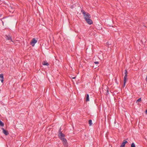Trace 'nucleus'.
<instances>
[{"mask_svg":"<svg viewBox=\"0 0 147 147\" xmlns=\"http://www.w3.org/2000/svg\"><path fill=\"white\" fill-rule=\"evenodd\" d=\"M61 140H62L63 144L65 146L67 145V142L66 139L64 138L62 139H61Z\"/></svg>","mask_w":147,"mask_h":147,"instance_id":"obj_5","label":"nucleus"},{"mask_svg":"<svg viewBox=\"0 0 147 147\" xmlns=\"http://www.w3.org/2000/svg\"><path fill=\"white\" fill-rule=\"evenodd\" d=\"M94 63L95 64H98L99 63L98 61H95L94 62Z\"/></svg>","mask_w":147,"mask_h":147,"instance_id":"obj_17","label":"nucleus"},{"mask_svg":"<svg viewBox=\"0 0 147 147\" xmlns=\"http://www.w3.org/2000/svg\"><path fill=\"white\" fill-rule=\"evenodd\" d=\"M124 73H125V76H124V79H127V70L126 69H125V70Z\"/></svg>","mask_w":147,"mask_h":147,"instance_id":"obj_9","label":"nucleus"},{"mask_svg":"<svg viewBox=\"0 0 147 147\" xmlns=\"http://www.w3.org/2000/svg\"><path fill=\"white\" fill-rule=\"evenodd\" d=\"M37 41V40H36L35 38H33L30 42V44L32 46H34L35 43H36Z\"/></svg>","mask_w":147,"mask_h":147,"instance_id":"obj_3","label":"nucleus"},{"mask_svg":"<svg viewBox=\"0 0 147 147\" xmlns=\"http://www.w3.org/2000/svg\"><path fill=\"white\" fill-rule=\"evenodd\" d=\"M128 142L125 140L123 141V143L121 144V145L120 146V147H125V144L126 143H127Z\"/></svg>","mask_w":147,"mask_h":147,"instance_id":"obj_6","label":"nucleus"},{"mask_svg":"<svg viewBox=\"0 0 147 147\" xmlns=\"http://www.w3.org/2000/svg\"><path fill=\"white\" fill-rule=\"evenodd\" d=\"M146 113L147 114V110H146Z\"/></svg>","mask_w":147,"mask_h":147,"instance_id":"obj_18","label":"nucleus"},{"mask_svg":"<svg viewBox=\"0 0 147 147\" xmlns=\"http://www.w3.org/2000/svg\"><path fill=\"white\" fill-rule=\"evenodd\" d=\"M3 133L6 136L9 133L7 131L5 130L4 128H2Z\"/></svg>","mask_w":147,"mask_h":147,"instance_id":"obj_8","label":"nucleus"},{"mask_svg":"<svg viewBox=\"0 0 147 147\" xmlns=\"http://www.w3.org/2000/svg\"><path fill=\"white\" fill-rule=\"evenodd\" d=\"M3 76V74H0V78H1L0 80L1 81L2 83L3 82L4 80Z\"/></svg>","mask_w":147,"mask_h":147,"instance_id":"obj_7","label":"nucleus"},{"mask_svg":"<svg viewBox=\"0 0 147 147\" xmlns=\"http://www.w3.org/2000/svg\"><path fill=\"white\" fill-rule=\"evenodd\" d=\"M81 12L84 15V18L86 22L87 23L91 25L93 23L92 21L90 19V15L88 12H86L83 10H82Z\"/></svg>","mask_w":147,"mask_h":147,"instance_id":"obj_1","label":"nucleus"},{"mask_svg":"<svg viewBox=\"0 0 147 147\" xmlns=\"http://www.w3.org/2000/svg\"><path fill=\"white\" fill-rule=\"evenodd\" d=\"M89 123L90 126L92 125V120L91 119H90L89 120Z\"/></svg>","mask_w":147,"mask_h":147,"instance_id":"obj_13","label":"nucleus"},{"mask_svg":"<svg viewBox=\"0 0 147 147\" xmlns=\"http://www.w3.org/2000/svg\"><path fill=\"white\" fill-rule=\"evenodd\" d=\"M42 64L43 65H47L48 66L49 65V63L47 62V61H44L43 63H42Z\"/></svg>","mask_w":147,"mask_h":147,"instance_id":"obj_10","label":"nucleus"},{"mask_svg":"<svg viewBox=\"0 0 147 147\" xmlns=\"http://www.w3.org/2000/svg\"><path fill=\"white\" fill-rule=\"evenodd\" d=\"M126 80L127 79H124V84L123 85V87H124L125 85Z\"/></svg>","mask_w":147,"mask_h":147,"instance_id":"obj_14","label":"nucleus"},{"mask_svg":"<svg viewBox=\"0 0 147 147\" xmlns=\"http://www.w3.org/2000/svg\"><path fill=\"white\" fill-rule=\"evenodd\" d=\"M141 100V98H140L137 100H136V103H137L138 102L140 101Z\"/></svg>","mask_w":147,"mask_h":147,"instance_id":"obj_16","label":"nucleus"},{"mask_svg":"<svg viewBox=\"0 0 147 147\" xmlns=\"http://www.w3.org/2000/svg\"><path fill=\"white\" fill-rule=\"evenodd\" d=\"M131 147H136L135 144L134 143H132L131 145Z\"/></svg>","mask_w":147,"mask_h":147,"instance_id":"obj_15","label":"nucleus"},{"mask_svg":"<svg viewBox=\"0 0 147 147\" xmlns=\"http://www.w3.org/2000/svg\"><path fill=\"white\" fill-rule=\"evenodd\" d=\"M86 101V102L89 101V95L88 94H87Z\"/></svg>","mask_w":147,"mask_h":147,"instance_id":"obj_11","label":"nucleus"},{"mask_svg":"<svg viewBox=\"0 0 147 147\" xmlns=\"http://www.w3.org/2000/svg\"><path fill=\"white\" fill-rule=\"evenodd\" d=\"M0 126L1 127H3L4 126V123L0 119Z\"/></svg>","mask_w":147,"mask_h":147,"instance_id":"obj_12","label":"nucleus"},{"mask_svg":"<svg viewBox=\"0 0 147 147\" xmlns=\"http://www.w3.org/2000/svg\"><path fill=\"white\" fill-rule=\"evenodd\" d=\"M73 79H75V77H74L73 78Z\"/></svg>","mask_w":147,"mask_h":147,"instance_id":"obj_19","label":"nucleus"},{"mask_svg":"<svg viewBox=\"0 0 147 147\" xmlns=\"http://www.w3.org/2000/svg\"><path fill=\"white\" fill-rule=\"evenodd\" d=\"M5 38L7 40H10L11 41L13 42L12 39L11 38V36L9 34H8V35H5Z\"/></svg>","mask_w":147,"mask_h":147,"instance_id":"obj_4","label":"nucleus"},{"mask_svg":"<svg viewBox=\"0 0 147 147\" xmlns=\"http://www.w3.org/2000/svg\"><path fill=\"white\" fill-rule=\"evenodd\" d=\"M61 128L60 127L59 129V133L58 134V136L59 137V138L61 140L62 139L64 138V137H65V135L62 133V131H61Z\"/></svg>","mask_w":147,"mask_h":147,"instance_id":"obj_2","label":"nucleus"}]
</instances>
